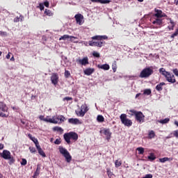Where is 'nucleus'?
<instances>
[{"label":"nucleus","instance_id":"obj_59","mask_svg":"<svg viewBox=\"0 0 178 178\" xmlns=\"http://www.w3.org/2000/svg\"><path fill=\"white\" fill-rule=\"evenodd\" d=\"M168 29H169V30H173V29H175V26H173V25H172L171 26H168Z\"/></svg>","mask_w":178,"mask_h":178},{"label":"nucleus","instance_id":"obj_1","mask_svg":"<svg viewBox=\"0 0 178 178\" xmlns=\"http://www.w3.org/2000/svg\"><path fill=\"white\" fill-rule=\"evenodd\" d=\"M92 40L89 41L88 44L90 47H98L102 48L103 45H105V42H102V40H108L106 35H95L92 37Z\"/></svg>","mask_w":178,"mask_h":178},{"label":"nucleus","instance_id":"obj_10","mask_svg":"<svg viewBox=\"0 0 178 178\" xmlns=\"http://www.w3.org/2000/svg\"><path fill=\"white\" fill-rule=\"evenodd\" d=\"M76 62L78 63V65H81L82 66H87V65L90 63L88 62V57L76 59Z\"/></svg>","mask_w":178,"mask_h":178},{"label":"nucleus","instance_id":"obj_63","mask_svg":"<svg viewBox=\"0 0 178 178\" xmlns=\"http://www.w3.org/2000/svg\"><path fill=\"white\" fill-rule=\"evenodd\" d=\"M175 4L178 6V0H175Z\"/></svg>","mask_w":178,"mask_h":178},{"label":"nucleus","instance_id":"obj_55","mask_svg":"<svg viewBox=\"0 0 178 178\" xmlns=\"http://www.w3.org/2000/svg\"><path fill=\"white\" fill-rule=\"evenodd\" d=\"M39 119L40 120H43V122H44L45 118L44 117V115H40Z\"/></svg>","mask_w":178,"mask_h":178},{"label":"nucleus","instance_id":"obj_6","mask_svg":"<svg viewBox=\"0 0 178 178\" xmlns=\"http://www.w3.org/2000/svg\"><path fill=\"white\" fill-rule=\"evenodd\" d=\"M0 118H9V108L3 102H0Z\"/></svg>","mask_w":178,"mask_h":178},{"label":"nucleus","instance_id":"obj_40","mask_svg":"<svg viewBox=\"0 0 178 178\" xmlns=\"http://www.w3.org/2000/svg\"><path fill=\"white\" fill-rule=\"evenodd\" d=\"M115 168H119L122 166V161H119V160H116L115 162Z\"/></svg>","mask_w":178,"mask_h":178},{"label":"nucleus","instance_id":"obj_47","mask_svg":"<svg viewBox=\"0 0 178 178\" xmlns=\"http://www.w3.org/2000/svg\"><path fill=\"white\" fill-rule=\"evenodd\" d=\"M92 56H95V58H99V53L97 52V51H93L92 53Z\"/></svg>","mask_w":178,"mask_h":178},{"label":"nucleus","instance_id":"obj_11","mask_svg":"<svg viewBox=\"0 0 178 178\" xmlns=\"http://www.w3.org/2000/svg\"><path fill=\"white\" fill-rule=\"evenodd\" d=\"M165 77L168 83H176V78L175 77V74H173L172 73L168 72Z\"/></svg>","mask_w":178,"mask_h":178},{"label":"nucleus","instance_id":"obj_28","mask_svg":"<svg viewBox=\"0 0 178 178\" xmlns=\"http://www.w3.org/2000/svg\"><path fill=\"white\" fill-rule=\"evenodd\" d=\"M53 131H58V133H60V134H63V129L60 127H53Z\"/></svg>","mask_w":178,"mask_h":178},{"label":"nucleus","instance_id":"obj_19","mask_svg":"<svg viewBox=\"0 0 178 178\" xmlns=\"http://www.w3.org/2000/svg\"><path fill=\"white\" fill-rule=\"evenodd\" d=\"M55 119L56 120H57V122H58V123H57L58 124H60V123H63V122L66 120V118H65V116L63 115H58Z\"/></svg>","mask_w":178,"mask_h":178},{"label":"nucleus","instance_id":"obj_9","mask_svg":"<svg viewBox=\"0 0 178 178\" xmlns=\"http://www.w3.org/2000/svg\"><path fill=\"white\" fill-rule=\"evenodd\" d=\"M74 19L76 22V24L79 26H81L84 23V16L80 13L75 15Z\"/></svg>","mask_w":178,"mask_h":178},{"label":"nucleus","instance_id":"obj_12","mask_svg":"<svg viewBox=\"0 0 178 178\" xmlns=\"http://www.w3.org/2000/svg\"><path fill=\"white\" fill-rule=\"evenodd\" d=\"M51 81L52 84L56 86L59 82V75L57 73H52L51 76Z\"/></svg>","mask_w":178,"mask_h":178},{"label":"nucleus","instance_id":"obj_48","mask_svg":"<svg viewBox=\"0 0 178 178\" xmlns=\"http://www.w3.org/2000/svg\"><path fill=\"white\" fill-rule=\"evenodd\" d=\"M60 143H62V141L60 140V138L56 139V140L54 141V144H56V145H59V144H60Z\"/></svg>","mask_w":178,"mask_h":178},{"label":"nucleus","instance_id":"obj_8","mask_svg":"<svg viewBox=\"0 0 178 178\" xmlns=\"http://www.w3.org/2000/svg\"><path fill=\"white\" fill-rule=\"evenodd\" d=\"M135 119L138 123H144L145 115L141 111L135 112Z\"/></svg>","mask_w":178,"mask_h":178},{"label":"nucleus","instance_id":"obj_45","mask_svg":"<svg viewBox=\"0 0 178 178\" xmlns=\"http://www.w3.org/2000/svg\"><path fill=\"white\" fill-rule=\"evenodd\" d=\"M178 35V29H176L175 32L171 35V38H175V37H177Z\"/></svg>","mask_w":178,"mask_h":178},{"label":"nucleus","instance_id":"obj_61","mask_svg":"<svg viewBox=\"0 0 178 178\" xmlns=\"http://www.w3.org/2000/svg\"><path fill=\"white\" fill-rule=\"evenodd\" d=\"M10 60H11V62H15V57L13 56L10 58Z\"/></svg>","mask_w":178,"mask_h":178},{"label":"nucleus","instance_id":"obj_7","mask_svg":"<svg viewBox=\"0 0 178 178\" xmlns=\"http://www.w3.org/2000/svg\"><path fill=\"white\" fill-rule=\"evenodd\" d=\"M120 119L121 120V123L124 124L127 127H131V126H133V122L131 120L127 118V115L124 113L121 114Z\"/></svg>","mask_w":178,"mask_h":178},{"label":"nucleus","instance_id":"obj_58","mask_svg":"<svg viewBox=\"0 0 178 178\" xmlns=\"http://www.w3.org/2000/svg\"><path fill=\"white\" fill-rule=\"evenodd\" d=\"M162 17H168V15H166V14H165V13L162 12L161 13V18Z\"/></svg>","mask_w":178,"mask_h":178},{"label":"nucleus","instance_id":"obj_2","mask_svg":"<svg viewBox=\"0 0 178 178\" xmlns=\"http://www.w3.org/2000/svg\"><path fill=\"white\" fill-rule=\"evenodd\" d=\"M63 137L67 144H70V140H73L74 141H77V140H79V134L74 131L64 134Z\"/></svg>","mask_w":178,"mask_h":178},{"label":"nucleus","instance_id":"obj_13","mask_svg":"<svg viewBox=\"0 0 178 178\" xmlns=\"http://www.w3.org/2000/svg\"><path fill=\"white\" fill-rule=\"evenodd\" d=\"M152 24H156V26H162L163 24V19L162 18L154 17L152 19Z\"/></svg>","mask_w":178,"mask_h":178},{"label":"nucleus","instance_id":"obj_21","mask_svg":"<svg viewBox=\"0 0 178 178\" xmlns=\"http://www.w3.org/2000/svg\"><path fill=\"white\" fill-rule=\"evenodd\" d=\"M28 137L29 138H30V140H31V141L34 143V144L35 145V147L40 144L38 143V140L35 137H33L31 134H29Z\"/></svg>","mask_w":178,"mask_h":178},{"label":"nucleus","instance_id":"obj_38","mask_svg":"<svg viewBox=\"0 0 178 178\" xmlns=\"http://www.w3.org/2000/svg\"><path fill=\"white\" fill-rule=\"evenodd\" d=\"M147 158L149 161H155V159H156V157H155V155L154 154V153H151Z\"/></svg>","mask_w":178,"mask_h":178},{"label":"nucleus","instance_id":"obj_23","mask_svg":"<svg viewBox=\"0 0 178 178\" xmlns=\"http://www.w3.org/2000/svg\"><path fill=\"white\" fill-rule=\"evenodd\" d=\"M166 83H165L164 82H161L159 84L156 85V91H162V90H163V86H165Z\"/></svg>","mask_w":178,"mask_h":178},{"label":"nucleus","instance_id":"obj_17","mask_svg":"<svg viewBox=\"0 0 178 178\" xmlns=\"http://www.w3.org/2000/svg\"><path fill=\"white\" fill-rule=\"evenodd\" d=\"M36 148L38 149V154H40L41 156H42L43 158H45V156H47V154H45V152H44V150H42V149L40 146V144L36 145Z\"/></svg>","mask_w":178,"mask_h":178},{"label":"nucleus","instance_id":"obj_15","mask_svg":"<svg viewBox=\"0 0 178 178\" xmlns=\"http://www.w3.org/2000/svg\"><path fill=\"white\" fill-rule=\"evenodd\" d=\"M68 123L70 124H81V122H80L79 118H70L68 119Z\"/></svg>","mask_w":178,"mask_h":178},{"label":"nucleus","instance_id":"obj_31","mask_svg":"<svg viewBox=\"0 0 178 178\" xmlns=\"http://www.w3.org/2000/svg\"><path fill=\"white\" fill-rule=\"evenodd\" d=\"M159 72L161 73V74H162L163 76H164V77L166 76V74L169 72L168 71H166V70H165V68H160L159 69Z\"/></svg>","mask_w":178,"mask_h":178},{"label":"nucleus","instance_id":"obj_54","mask_svg":"<svg viewBox=\"0 0 178 178\" xmlns=\"http://www.w3.org/2000/svg\"><path fill=\"white\" fill-rule=\"evenodd\" d=\"M20 18H19V17H17L14 19V22L15 23H17L18 22H19Z\"/></svg>","mask_w":178,"mask_h":178},{"label":"nucleus","instance_id":"obj_22","mask_svg":"<svg viewBox=\"0 0 178 178\" xmlns=\"http://www.w3.org/2000/svg\"><path fill=\"white\" fill-rule=\"evenodd\" d=\"M97 67L99 69H102L103 70H109L111 67L108 64H104V65H98Z\"/></svg>","mask_w":178,"mask_h":178},{"label":"nucleus","instance_id":"obj_29","mask_svg":"<svg viewBox=\"0 0 178 178\" xmlns=\"http://www.w3.org/2000/svg\"><path fill=\"white\" fill-rule=\"evenodd\" d=\"M44 15H46V16H49V17H51V16H54V13L51 11V10H48V9H45V10H44Z\"/></svg>","mask_w":178,"mask_h":178},{"label":"nucleus","instance_id":"obj_44","mask_svg":"<svg viewBox=\"0 0 178 178\" xmlns=\"http://www.w3.org/2000/svg\"><path fill=\"white\" fill-rule=\"evenodd\" d=\"M63 101H73V97H65L63 99Z\"/></svg>","mask_w":178,"mask_h":178},{"label":"nucleus","instance_id":"obj_60","mask_svg":"<svg viewBox=\"0 0 178 178\" xmlns=\"http://www.w3.org/2000/svg\"><path fill=\"white\" fill-rule=\"evenodd\" d=\"M3 147H4L3 144L0 143V149H3Z\"/></svg>","mask_w":178,"mask_h":178},{"label":"nucleus","instance_id":"obj_14","mask_svg":"<svg viewBox=\"0 0 178 178\" xmlns=\"http://www.w3.org/2000/svg\"><path fill=\"white\" fill-rule=\"evenodd\" d=\"M103 133L104 136H106V138L107 141H109L111 140V137H112V132H111V129H104Z\"/></svg>","mask_w":178,"mask_h":178},{"label":"nucleus","instance_id":"obj_36","mask_svg":"<svg viewBox=\"0 0 178 178\" xmlns=\"http://www.w3.org/2000/svg\"><path fill=\"white\" fill-rule=\"evenodd\" d=\"M136 151H138L139 155H143L144 154V147H138Z\"/></svg>","mask_w":178,"mask_h":178},{"label":"nucleus","instance_id":"obj_25","mask_svg":"<svg viewBox=\"0 0 178 178\" xmlns=\"http://www.w3.org/2000/svg\"><path fill=\"white\" fill-rule=\"evenodd\" d=\"M168 161H173V159L172 157H164L159 159V162H161V163H165V162H168Z\"/></svg>","mask_w":178,"mask_h":178},{"label":"nucleus","instance_id":"obj_33","mask_svg":"<svg viewBox=\"0 0 178 178\" xmlns=\"http://www.w3.org/2000/svg\"><path fill=\"white\" fill-rule=\"evenodd\" d=\"M81 109H82V111H83V112H85L86 113L88 112V106L86 104H83L81 106Z\"/></svg>","mask_w":178,"mask_h":178},{"label":"nucleus","instance_id":"obj_37","mask_svg":"<svg viewBox=\"0 0 178 178\" xmlns=\"http://www.w3.org/2000/svg\"><path fill=\"white\" fill-rule=\"evenodd\" d=\"M152 92L151 89H145L143 91V95H151Z\"/></svg>","mask_w":178,"mask_h":178},{"label":"nucleus","instance_id":"obj_4","mask_svg":"<svg viewBox=\"0 0 178 178\" xmlns=\"http://www.w3.org/2000/svg\"><path fill=\"white\" fill-rule=\"evenodd\" d=\"M58 149H59L60 154H61V155L63 156L64 158H65L66 162L70 163V162L72 161V156L70 155V153L69 152V151H67L66 148L62 146H59Z\"/></svg>","mask_w":178,"mask_h":178},{"label":"nucleus","instance_id":"obj_16","mask_svg":"<svg viewBox=\"0 0 178 178\" xmlns=\"http://www.w3.org/2000/svg\"><path fill=\"white\" fill-rule=\"evenodd\" d=\"M44 122H47V123H53L54 124H58V123L56 118H49V116H47L44 118Z\"/></svg>","mask_w":178,"mask_h":178},{"label":"nucleus","instance_id":"obj_20","mask_svg":"<svg viewBox=\"0 0 178 178\" xmlns=\"http://www.w3.org/2000/svg\"><path fill=\"white\" fill-rule=\"evenodd\" d=\"M91 2H95L96 3H111V0H90Z\"/></svg>","mask_w":178,"mask_h":178},{"label":"nucleus","instance_id":"obj_49","mask_svg":"<svg viewBox=\"0 0 178 178\" xmlns=\"http://www.w3.org/2000/svg\"><path fill=\"white\" fill-rule=\"evenodd\" d=\"M129 112L131 113V116H136L135 112H138V111L135 110H130Z\"/></svg>","mask_w":178,"mask_h":178},{"label":"nucleus","instance_id":"obj_41","mask_svg":"<svg viewBox=\"0 0 178 178\" xmlns=\"http://www.w3.org/2000/svg\"><path fill=\"white\" fill-rule=\"evenodd\" d=\"M106 173H107V175H108L109 178H111L112 177V175H113L112 173V172H111V169H109V168L106 169Z\"/></svg>","mask_w":178,"mask_h":178},{"label":"nucleus","instance_id":"obj_64","mask_svg":"<svg viewBox=\"0 0 178 178\" xmlns=\"http://www.w3.org/2000/svg\"><path fill=\"white\" fill-rule=\"evenodd\" d=\"M175 124H176V126H177V127H178V122L177 121L175 122Z\"/></svg>","mask_w":178,"mask_h":178},{"label":"nucleus","instance_id":"obj_35","mask_svg":"<svg viewBox=\"0 0 178 178\" xmlns=\"http://www.w3.org/2000/svg\"><path fill=\"white\" fill-rule=\"evenodd\" d=\"M67 38H74L73 36H69V35H64L61 36L59 40L60 41H62V40H67Z\"/></svg>","mask_w":178,"mask_h":178},{"label":"nucleus","instance_id":"obj_18","mask_svg":"<svg viewBox=\"0 0 178 178\" xmlns=\"http://www.w3.org/2000/svg\"><path fill=\"white\" fill-rule=\"evenodd\" d=\"M95 72V70L94 68H87L83 71L84 74L86 76H91L92 73Z\"/></svg>","mask_w":178,"mask_h":178},{"label":"nucleus","instance_id":"obj_32","mask_svg":"<svg viewBox=\"0 0 178 178\" xmlns=\"http://www.w3.org/2000/svg\"><path fill=\"white\" fill-rule=\"evenodd\" d=\"M159 123H161V124H166V123H169L170 122V118H165L164 120H160Z\"/></svg>","mask_w":178,"mask_h":178},{"label":"nucleus","instance_id":"obj_51","mask_svg":"<svg viewBox=\"0 0 178 178\" xmlns=\"http://www.w3.org/2000/svg\"><path fill=\"white\" fill-rule=\"evenodd\" d=\"M174 74H175L178 77V70L177 68L172 70Z\"/></svg>","mask_w":178,"mask_h":178},{"label":"nucleus","instance_id":"obj_57","mask_svg":"<svg viewBox=\"0 0 178 178\" xmlns=\"http://www.w3.org/2000/svg\"><path fill=\"white\" fill-rule=\"evenodd\" d=\"M12 54V53L8 52V55H6V59H10V54Z\"/></svg>","mask_w":178,"mask_h":178},{"label":"nucleus","instance_id":"obj_24","mask_svg":"<svg viewBox=\"0 0 178 178\" xmlns=\"http://www.w3.org/2000/svg\"><path fill=\"white\" fill-rule=\"evenodd\" d=\"M75 113H76V115H77L80 118H84V115H86V113L81 108L80 111H76Z\"/></svg>","mask_w":178,"mask_h":178},{"label":"nucleus","instance_id":"obj_52","mask_svg":"<svg viewBox=\"0 0 178 178\" xmlns=\"http://www.w3.org/2000/svg\"><path fill=\"white\" fill-rule=\"evenodd\" d=\"M43 5H44L46 8H49V2L48 1H44Z\"/></svg>","mask_w":178,"mask_h":178},{"label":"nucleus","instance_id":"obj_5","mask_svg":"<svg viewBox=\"0 0 178 178\" xmlns=\"http://www.w3.org/2000/svg\"><path fill=\"white\" fill-rule=\"evenodd\" d=\"M154 74V70L152 68L147 67L144 68L140 73L139 77L140 79H147L149 76Z\"/></svg>","mask_w":178,"mask_h":178},{"label":"nucleus","instance_id":"obj_46","mask_svg":"<svg viewBox=\"0 0 178 178\" xmlns=\"http://www.w3.org/2000/svg\"><path fill=\"white\" fill-rule=\"evenodd\" d=\"M38 8H39L40 10H44V9L45 8V7L44 6V3H40Z\"/></svg>","mask_w":178,"mask_h":178},{"label":"nucleus","instance_id":"obj_26","mask_svg":"<svg viewBox=\"0 0 178 178\" xmlns=\"http://www.w3.org/2000/svg\"><path fill=\"white\" fill-rule=\"evenodd\" d=\"M154 17H158L162 19V10H156V13L153 15Z\"/></svg>","mask_w":178,"mask_h":178},{"label":"nucleus","instance_id":"obj_39","mask_svg":"<svg viewBox=\"0 0 178 178\" xmlns=\"http://www.w3.org/2000/svg\"><path fill=\"white\" fill-rule=\"evenodd\" d=\"M64 76H65V79H69V77H70V72L65 70V73H64Z\"/></svg>","mask_w":178,"mask_h":178},{"label":"nucleus","instance_id":"obj_62","mask_svg":"<svg viewBox=\"0 0 178 178\" xmlns=\"http://www.w3.org/2000/svg\"><path fill=\"white\" fill-rule=\"evenodd\" d=\"M140 95H141V93H138L136 94L135 98L137 99L138 97H140Z\"/></svg>","mask_w":178,"mask_h":178},{"label":"nucleus","instance_id":"obj_34","mask_svg":"<svg viewBox=\"0 0 178 178\" xmlns=\"http://www.w3.org/2000/svg\"><path fill=\"white\" fill-rule=\"evenodd\" d=\"M112 69H113V73H116V70L118 69V64H117L116 61H114L113 63Z\"/></svg>","mask_w":178,"mask_h":178},{"label":"nucleus","instance_id":"obj_27","mask_svg":"<svg viewBox=\"0 0 178 178\" xmlns=\"http://www.w3.org/2000/svg\"><path fill=\"white\" fill-rule=\"evenodd\" d=\"M155 131H154L153 130L149 131L148 133V138L149 140H152V138H155Z\"/></svg>","mask_w":178,"mask_h":178},{"label":"nucleus","instance_id":"obj_30","mask_svg":"<svg viewBox=\"0 0 178 178\" xmlns=\"http://www.w3.org/2000/svg\"><path fill=\"white\" fill-rule=\"evenodd\" d=\"M97 121L99 122V123H102L105 122V118L102 115H99L97 117Z\"/></svg>","mask_w":178,"mask_h":178},{"label":"nucleus","instance_id":"obj_42","mask_svg":"<svg viewBox=\"0 0 178 178\" xmlns=\"http://www.w3.org/2000/svg\"><path fill=\"white\" fill-rule=\"evenodd\" d=\"M22 166H26L27 165V160L26 159H22L21 161Z\"/></svg>","mask_w":178,"mask_h":178},{"label":"nucleus","instance_id":"obj_53","mask_svg":"<svg viewBox=\"0 0 178 178\" xmlns=\"http://www.w3.org/2000/svg\"><path fill=\"white\" fill-rule=\"evenodd\" d=\"M0 35H1V37H3V36L6 35V32H3L2 31H0Z\"/></svg>","mask_w":178,"mask_h":178},{"label":"nucleus","instance_id":"obj_3","mask_svg":"<svg viewBox=\"0 0 178 178\" xmlns=\"http://www.w3.org/2000/svg\"><path fill=\"white\" fill-rule=\"evenodd\" d=\"M0 156L3 159L9 160V165H13V163H15V160L13 156H12L9 150H3L2 153H0Z\"/></svg>","mask_w":178,"mask_h":178},{"label":"nucleus","instance_id":"obj_43","mask_svg":"<svg viewBox=\"0 0 178 178\" xmlns=\"http://www.w3.org/2000/svg\"><path fill=\"white\" fill-rule=\"evenodd\" d=\"M29 151L30 152H31V154H34V152H37V150L34 147H29Z\"/></svg>","mask_w":178,"mask_h":178},{"label":"nucleus","instance_id":"obj_56","mask_svg":"<svg viewBox=\"0 0 178 178\" xmlns=\"http://www.w3.org/2000/svg\"><path fill=\"white\" fill-rule=\"evenodd\" d=\"M169 20H170V23L172 24V26H176V24H175V22H173L172 20V18H170Z\"/></svg>","mask_w":178,"mask_h":178},{"label":"nucleus","instance_id":"obj_50","mask_svg":"<svg viewBox=\"0 0 178 178\" xmlns=\"http://www.w3.org/2000/svg\"><path fill=\"white\" fill-rule=\"evenodd\" d=\"M173 136L174 137H176V138H178V130H175L173 131Z\"/></svg>","mask_w":178,"mask_h":178}]
</instances>
